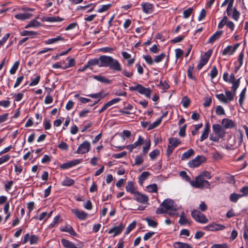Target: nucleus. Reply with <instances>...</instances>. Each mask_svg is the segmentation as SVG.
I'll return each instance as SVG.
<instances>
[{"mask_svg": "<svg viewBox=\"0 0 248 248\" xmlns=\"http://www.w3.org/2000/svg\"><path fill=\"white\" fill-rule=\"evenodd\" d=\"M212 129L214 134L223 137L224 135V131L222 126L219 124H214L212 126Z\"/></svg>", "mask_w": 248, "mask_h": 248, "instance_id": "13", "label": "nucleus"}, {"mask_svg": "<svg viewBox=\"0 0 248 248\" xmlns=\"http://www.w3.org/2000/svg\"><path fill=\"white\" fill-rule=\"evenodd\" d=\"M236 92H234L233 91L232 92L230 91H225V97L226 100V104L228 102L232 101L233 100L234 97L236 94Z\"/></svg>", "mask_w": 248, "mask_h": 248, "instance_id": "24", "label": "nucleus"}, {"mask_svg": "<svg viewBox=\"0 0 248 248\" xmlns=\"http://www.w3.org/2000/svg\"><path fill=\"white\" fill-rule=\"evenodd\" d=\"M131 135V132L128 130H124L122 134V138L124 140L125 138H129Z\"/></svg>", "mask_w": 248, "mask_h": 248, "instance_id": "64", "label": "nucleus"}, {"mask_svg": "<svg viewBox=\"0 0 248 248\" xmlns=\"http://www.w3.org/2000/svg\"><path fill=\"white\" fill-rule=\"evenodd\" d=\"M243 141V134L241 131L239 130L234 137V143L231 144V145L238 146L240 145Z\"/></svg>", "mask_w": 248, "mask_h": 248, "instance_id": "14", "label": "nucleus"}, {"mask_svg": "<svg viewBox=\"0 0 248 248\" xmlns=\"http://www.w3.org/2000/svg\"><path fill=\"white\" fill-rule=\"evenodd\" d=\"M194 151L192 149H189L186 152L183 153L181 159L182 160H185L189 158L194 154Z\"/></svg>", "mask_w": 248, "mask_h": 248, "instance_id": "34", "label": "nucleus"}, {"mask_svg": "<svg viewBox=\"0 0 248 248\" xmlns=\"http://www.w3.org/2000/svg\"><path fill=\"white\" fill-rule=\"evenodd\" d=\"M193 8L191 7L188 8L183 12V17L187 18L190 16L193 12Z\"/></svg>", "mask_w": 248, "mask_h": 248, "instance_id": "50", "label": "nucleus"}, {"mask_svg": "<svg viewBox=\"0 0 248 248\" xmlns=\"http://www.w3.org/2000/svg\"><path fill=\"white\" fill-rule=\"evenodd\" d=\"M165 53H162L160 54L155 56L154 62L156 63H158L161 62L165 58Z\"/></svg>", "mask_w": 248, "mask_h": 248, "instance_id": "48", "label": "nucleus"}, {"mask_svg": "<svg viewBox=\"0 0 248 248\" xmlns=\"http://www.w3.org/2000/svg\"><path fill=\"white\" fill-rule=\"evenodd\" d=\"M169 144L175 148L181 143V141L176 138H170L169 139Z\"/></svg>", "mask_w": 248, "mask_h": 248, "instance_id": "32", "label": "nucleus"}, {"mask_svg": "<svg viewBox=\"0 0 248 248\" xmlns=\"http://www.w3.org/2000/svg\"><path fill=\"white\" fill-rule=\"evenodd\" d=\"M143 142V139L140 136L138 137V140L135 141L133 144L128 145L125 147V148L128 150L130 152H132L133 150L138 146H140Z\"/></svg>", "mask_w": 248, "mask_h": 248, "instance_id": "15", "label": "nucleus"}, {"mask_svg": "<svg viewBox=\"0 0 248 248\" xmlns=\"http://www.w3.org/2000/svg\"><path fill=\"white\" fill-rule=\"evenodd\" d=\"M190 183L191 186L196 188H209L210 186L209 182L201 175L196 177L195 181H190Z\"/></svg>", "mask_w": 248, "mask_h": 248, "instance_id": "3", "label": "nucleus"}, {"mask_svg": "<svg viewBox=\"0 0 248 248\" xmlns=\"http://www.w3.org/2000/svg\"><path fill=\"white\" fill-rule=\"evenodd\" d=\"M223 33L222 31H218L214 33L209 39L208 41V43L212 44L216 40L218 39Z\"/></svg>", "mask_w": 248, "mask_h": 248, "instance_id": "21", "label": "nucleus"}, {"mask_svg": "<svg viewBox=\"0 0 248 248\" xmlns=\"http://www.w3.org/2000/svg\"><path fill=\"white\" fill-rule=\"evenodd\" d=\"M107 95V93H104L102 92H100L96 93H92L87 95V96L90 97L92 98L97 99L100 100L102 98H104Z\"/></svg>", "mask_w": 248, "mask_h": 248, "instance_id": "27", "label": "nucleus"}, {"mask_svg": "<svg viewBox=\"0 0 248 248\" xmlns=\"http://www.w3.org/2000/svg\"><path fill=\"white\" fill-rule=\"evenodd\" d=\"M146 190L148 192L150 193L156 192L157 190V185L156 184L150 185L146 187Z\"/></svg>", "mask_w": 248, "mask_h": 248, "instance_id": "38", "label": "nucleus"}, {"mask_svg": "<svg viewBox=\"0 0 248 248\" xmlns=\"http://www.w3.org/2000/svg\"><path fill=\"white\" fill-rule=\"evenodd\" d=\"M101 60H100V56L98 58H94L91 60H90L87 62L88 66L89 67V69H92V67L94 65H98L99 67H101L102 66H100Z\"/></svg>", "mask_w": 248, "mask_h": 248, "instance_id": "18", "label": "nucleus"}, {"mask_svg": "<svg viewBox=\"0 0 248 248\" xmlns=\"http://www.w3.org/2000/svg\"><path fill=\"white\" fill-rule=\"evenodd\" d=\"M142 11L146 14H151L153 11V6L149 2H144L141 4Z\"/></svg>", "mask_w": 248, "mask_h": 248, "instance_id": "17", "label": "nucleus"}, {"mask_svg": "<svg viewBox=\"0 0 248 248\" xmlns=\"http://www.w3.org/2000/svg\"><path fill=\"white\" fill-rule=\"evenodd\" d=\"M217 74H218V70L216 67V66H214L211 71H210V77L211 78V79H213L214 78H215L217 75Z\"/></svg>", "mask_w": 248, "mask_h": 248, "instance_id": "46", "label": "nucleus"}, {"mask_svg": "<svg viewBox=\"0 0 248 248\" xmlns=\"http://www.w3.org/2000/svg\"><path fill=\"white\" fill-rule=\"evenodd\" d=\"M71 212L77 218L81 220H85L88 217V214L83 211L79 210L77 208H74L71 210Z\"/></svg>", "mask_w": 248, "mask_h": 248, "instance_id": "11", "label": "nucleus"}, {"mask_svg": "<svg viewBox=\"0 0 248 248\" xmlns=\"http://www.w3.org/2000/svg\"><path fill=\"white\" fill-rule=\"evenodd\" d=\"M10 155H5L0 157V165L7 162L10 158Z\"/></svg>", "mask_w": 248, "mask_h": 248, "instance_id": "60", "label": "nucleus"}, {"mask_svg": "<svg viewBox=\"0 0 248 248\" xmlns=\"http://www.w3.org/2000/svg\"><path fill=\"white\" fill-rule=\"evenodd\" d=\"M43 125L46 130H49L51 128V124L49 120L45 119L43 121Z\"/></svg>", "mask_w": 248, "mask_h": 248, "instance_id": "59", "label": "nucleus"}, {"mask_svg": "<svg viewBox=\"0 0 248 248\" xmlns=\"http://www.w3.org/2000/svg\"><path fill=\"white\" fill-rule=\"evenodd\" d=\"M242 197V195L233 193L230 195V199L232 202H236L237 201Z\"/></svg>", "mask_w": 248, "mask_h": 248, "instance_id": "43", "label": "nucleus"}, {"mask_svg": "<svg viewBox=\"0 0 248 248\" xmlns=\"http://www.w3.org/2000/svg\"><path fill=\"white\" fill-rule=\"evenodd\" d=\"M210 131V126L208 123H207L203 129L202 134L201 136L200 140L203 141L208 138L209 132Z\"/></svg>", "mask_w": 248, "mask_h": 248, "instance_id": "22", "label": "nucleus"}, {"mask_svg": "<svg viewBox=\"0 0 248 248\" xmlns=\"http://www.w3.org/2000/svg\"><path fill=\"white\" fill-rule=\"evenodd\" d=\"M19 65V62L18 61H16L10 70V73L11 75H14L16 73V70H17L18 66Z\"/></svg>", "mask_w": 248, "mask_h": 248, "instance_id": "40", "label": "nucleus"}, {"mask_svg": "<svg viewBox=\"0 0 248 248\" xmlns=\"http://www.w3.org/2000/svg\"><path fill=\"white\" fill-rule=\"evenodd\" d=\"M136 223L135 221L131 222L127 227L125 232V234H128L136 227Z\"/></svg>", "mask_w": 248, "mask_h": 248, "instance_id": "47", "label": "nucleus"}, {"mask_svg": "<svg viewBox=\"0 0 248 248\" xmlns=\"http://www.w3.org/2000/svg\"><path fill=\"white\" fill-rule=\"evenodd\" d=\"M155 234V232H146L144 236L143 240L144 241H147L152 237V236Z\"/></svg>", "mask_w": 248, "mask_h": 248, "instance_id": "63", "label": "nucleus"}, {"mask_svg": "<svg viewBox=\"0 0 248 248\" xmlns=\"http://www.w3.org/2000/svg\"><path fill=\"white\" fill-rule=\"evenodd\" d=\"M234 0H229V4L226 9V12L228 16H230L232 9V6Z\"/></svg>", "mask_w": 248, "mask_h": 248, "instance_id": "45", "label": "nucleus"}, {"mask_svg": "<svg viewBox=\"0 0 248 248\" xmlns=\"http://www.w3.org/2000/svg\"><path fill=\"white\" fill-rule=\"evenodd\" d=\"M93 78L96 80L98 81H99L101 83H105V84H110L111 83V80L108 79L105 76H102L100 75H95L93 76Z\"/></svg>", "mask_w": 248, "mask_h": 248, "instance_id": "25", "label": "nucleus"}, {"mask_svg": "<svg viewBox=\"0 0 248 248\" xmlns=\"http://www.w3.org/2000/svg\"><path fill=\"white\" fill-rule=\"evenodd\" d=\"M61 231L64 232H67L70 233L71 235H76V233L75 232V231L73 229V228L71 227L70 225H66L63 227H62L60 229Z\"/></svg>", "mask_w": 248, "mask_h": 248, "instance_id": "28", "label": "nucleus"}, {"mask_svg": "<svg viewBox=\"0 0 248 248\" xmlns=\"http://www.w3.org/2000/svg\"><path fill=\"white\" fill-rule=\"evenodd\" d=\"M129 89L131 91H137L139 93L144 95L147 98H149L151 96V90L149 88L144 87L139 84L129 87Z\"/></svg>", "mask_w": 248, "mask_h": 248, "instance_id": "4", "label": "nucleus"}, {"mask_svg": "<svg viewBox=\"0 0 248 248\" xmlns=\"http://www.w3.org/2000/svg\"><path fill=\"white\" fill-rule=\"evenodd\" d=\"M39 237L38 236L34 234L30 235V245H37L38 243Z\"/></svg>", "mask_w": 248, "mask_h": 248, "instance_id": "35", "label": "nucleus"}, {"mask_svg": "<svg viewBox=\"0 0 248 248\" xmlns=\"http://www.w3.org/2000/svg\"><path fill=\"white\" fill-rule=\"evenodd\" d=\"M241 77L238 78L237 79L234 80V82L232 83V89L234 92H236V90L239 87L240 83V79Z\"/></svg>", "mask_w": 248, "mask_h": 248, "instance_id": "41", "label": "nucleus"}, {"mask_svg": "<svg viewBox=\"0 0 248 248\" xmlns=\"http://www.w3.org/2000/svg\"><path fill=\"white\" fill-rule=\"evenodd\" d=\"M221 124L225 129L232 128L234 127V122L228 118H224L222 120Z\"/></svg>", "mask_w": 248, "mask_h": 248, "instance_id": "16", "label": "nucleus"}, {"mask_svg": "<svg viewBox=\"0 0 248 248\" xmlns=\"http://www.w3.org/2000/svg\"><path fill=\"white\" fill-rule=\"evenodd\" d=\"M90 148V143L88 141L85 140L79 145L76 153L79 154H86L89 151Z\"/></svg>", "mask_w": 248, "mask_h": 248, "instance_id": "7", "label": "nucleus"}, {"mask_svg": "<svg viewBox=\"0 0 248 248\" xmlns=\"http://www.w3.org/2000/svg\"><path fill=\"white\" fill-rule=\"evenodd\" d=\"M142 57L148 64H153L154 62V60L152 59V57L150 55H143Z\"/></svg>", "mask_w": 248, "mask_h": 248, "instance_id": "56", "label": "nucleus"}, {"mask_svg": "<svg viewBox=\"0 0 248 248\" xmlns=\"http://www.w3.org/2000/svg\"><path fill=\"white\" fill-rule=\"evenodd\" d=\"M145 220L147 222L148 225L150 227L155 228L157 226V222L152 219L146 218H145Z\"/></svg>", "mask_w": 248, "mask_h": 248, "instance_id": "42", "label": "nucleus"}, {"mask_svg": "<svg viewBox=\"0 0 248 248\" xmlns=\"http://www.w3.org/2000/svg\"><path fill=\"white\" fill-rule=\"evenodd\" d=\"M150 175V173L148 171L143 172L139 177V182L142 184V182L145 181Z\"/></svg>", "mask_w": 248, "mask_h": 248, "instance_id": "37", "label": "nucleus"}, {"mask_svg": "<svg viewBox=\"0 0 248 248\" xmlns=\"http://www.w3.org/2000/svg\"><path fill=\"white\" fill-rule=\"evenodd\" d=\"M162 121V117H160L154 123H153L152 124H151L150 123L149 127H148V130L153 129L158 127L159 125V124H160Z\"/></svg>", "mask_w": 248, "mask_h": 248, "instance_id": "33", "label": "nucleus"}, {"mask_svg": "<svg viewBox=\"0 0 248 248\" xmlns=\"http://www.w3.org/2000/svg\"><path fill=\"white\" fill-rule=\"evenodd\" d=\"M173 247L174 248H192L190 245L181 242H174L173 243Z\"/></svg>", "mask_w": 248, "mask_h": 248, "instance_id": "30", "label": "nucleus"}, {"mask_svg": "<svg viewBox=\"0 0 248 248\" xmlns=\"http://www.w3.org/2000/svg\"><path fill=\"white\" fill-rule=\"evenodd\" d=\"M111 6V4H108L101 5L99 8L98 9L97 12L98 13H103L107 11Z\"/></svg>", "mask_w": 248, "mask_h": 248, "instance_id": "44", "label": "nucleus"}, {"mask_svg": "<svg viewBox=\"0 0 248 248\" xmlns=\"http://www.w3.org/2000/svg\"><path fill=\"white\" fill-rule=\"evenodd\" d=\"M63 20L59 16H44L42 17V20L49 22H61Z\"/></svg>", "mask_w": 248, "mask_h": 248, "instance_id": "20", "label": "nucleus"}, {"mask_svg": "<svg viewBox=\"0 0 248 248\" xmlns=\"http://www.w3.org/2000/svg\"><path fill=\"white\" fill-rule=\"evenodd\" d=\"M64 39L61 36H57L55 38H50L46 40L44 42L46 45L57 43L60 41H63Z\"/></svg>", "mask_w": 248, "mask_h": 248, "instance_id": "26", "label": "nucleus"}, {"mask_svg": "<svg viewBox=\"0 0 248 248\" xmlns=\"http://www.w3.org/2000/svg\"><path fill=\"white\" fill-rule=\"evenodd\" d=\"M83 161L82 159H76L71 160L69 162L62 164L60 168L63 170H66L79 164Z\"/></svg>", "mask_w": 248, "mask_h": 248, "instance_id": "9", "label": "nucleus"}, {"mask_svg": "<svg viewBox=\"0 0 248 248\" xmlns=\"http://www.w3.org/2000/svg\"><path fill=\"white\" fill-rule=\"evenodd\" d=\"M74 183V180L69 178H66L62 182V185L64 186H70Z\"/></svg>", "mask_w": 248, "mask_h": 248, "instance_id": "52", "label": "nucleus"}, {"mask_svg": "<svg viewBox=\"0 0 248 248\" xmlns=\"http://www.w3.org/2000/svg\"><path fill=\"white\" fill-rule=\"evenodd\" d=\"M100 66L108 67L109 69L115 71L122 70V66L120 62L117 59H114L111 56L107 55L100 56Z\"/></svg>", "mask_w": 248, "mask_h": 248, "instance_id": "1", "label": "nucleus"}, {"mask_svg": "<svg viewBox=\"0 0 248 248\" xmlns=\"http://www.w3.org/2000/svg\"><path fill=\"white\" fill-rule=\"evenodd\" d=\"M125 189L127 192H130L133 195L138 191L137 188L134 186V183L131 181L127 182Z\"/></svg>", "mask_w": 248, "mask_h": 248, "instance_id": "19", "label": "nucleus"}, {"mask_svg": "<svg viewBox=\"0 0 248 248\" xmlns=\"http://www.w3.org/2000/svg\"><path fill=\"white\" fill-rule=\"evenodd\" d=\"M227 20V17L226 16H224L218 23V28L222 29L225 25H226Z\"/></svg>", "mask_w": 248, "mask_h": 248, "instance_id": "55", "label": "nucleus"}, {"mask_svg": "<svg viewBox=\"0 0 248 248\" xmlns=\"http://www.w3.org/2000/svg\"><path fill=\"white\" fill-rule=\"evenodd\" d=\"M206 160L205 157L203 155H198L194 159L189 161L188 165L190 168H195L199 166Z\"/></svg>", "mask_w": 248, "mask_h": 248, "instance_id": "6", "label": "nucleus"}, {"mask_svg": "<svg viewBox=\"0 0 248 248\" xmlns=\"http://www.w3.org/2000/svg\"><path fill=\"white\" fill-rule=\"evenodd\" d=\"M180 208V206L176 204L172 200L166 199L159 205L156 213L157 214H163L170 210H178Z\"/></svg>", "mask_w": 248, "mask_h": 248, "instance_id": "2", "label": "nucleus"}, {"mask_svg": "<svg viewBox=\"0 0 248 248\" xmlns=\"http://www.w3.org/2000/svg\"><path fill=\"white\" fill-rule=\"evenodd\" d=\"M190 103L189 99L187 96H184L182 98L181 103L185 108H187Z\"/></svg>", "mask_w": 248, "mask_h": 248, "instance_id": "39", "label": "nucleus"}, {"mask_svg": "<svg viewBox=\"0 0 248 248\" xmlns=\"http://www.w3.org/2000/svg\"><path fill=\"white\" fill-rule=\"evenodd\" d=\"M216 113L217 115H223L225 114L224 109L221 106H217V107Z\"/></svg>", "mask_w": 248, "mask_h": 248, "instance_id": "51", "label": "nucleus"}, {"mask_svg": "<svg viewBox=\"0 0 248 248\" xmlns=\"http://www.w3.org/2000/svg\"><path fill=\"white\" fill-rule=\"evenodd\" d=\"M235 52V48H233V46H228L225 47L222 52V55H232Z\"/></svg>", "mask_w": 248, "mask_h": 248, "instance_id": "29", "label": "nucleus"}, {"mask_svg": "<svg viewBox=\"0 0 248 248\" xmlns=\"http://www.w3.org/2000/svg\"><path fill=\"white\" fill-rule=\"evenodd\" d=\"M240 14L235 8L232 9V17L233 19L237 21L239 17Z\"/></svg>", "mask_w": 248, "mask_h": 248, "instance_id": "53", "label": "nucleus"}, {"mask_svg": "<svg viewBox=\"0 0 248 248\" xmlns=\"http://www.w3.org/2000/svg\"><path fill=\"white\" fill-rule=\"evenodd\" d=\"M24 79V76H21L17 78L16 82L14 85V88H17L21 83Z\"/></svg>", "mask_w": 248, "mask_h": 248, "instance_id": "57", "label": "nucleus"}, {"mask_svg": "<svg viewBox=\"0 0 248 248\" xmlns=\"http://www.w3.org/2000/svg\"><path fill=\"white\" fill-rule=\"evenodd\" d=\"M121 100V99L120 98H118V97L115 98H114V99L108 101L106 103V105H107V106L108 108L113 105H114V104H116L119 103Z\"/></svg>", "mask_w": 248, "mask_h": 248, "instance_id": "49", "label": "nucleus"}, {"mask_svg": "<svg viewBox=\"0 0 248 248\" xmlns=\"http://www.w3.org/2000/svg\"><path fill=\"white\" fill-rule=\"evenodd\" d=\"M134 199L138 202L145 203L149 200L148 197L145 194L140 193L138 191L134 195Z\"/></svg>", "mask_w": 248, "mask_h": 248, "instance_id": "10", "label": "nucleus"}, {"mask_svg": "<svg viewBox=\"0 0 248 248\" xmlns=\"http://www.w3.org/2000/svg\"><path fill=\"white\" fill-rule=\"evenodd\" d=\"M47 219V213L46 212H42L38 216V220L40 221L44 220L45 222Z\"/></svg>", "mask_w": 248, "mask_h": 248, "instance_id": "61", "label": "nucleus"}, {"mask_svg": "<svg viewBox=\"0 0 248 248\" xmlns=\"http://www.w3.org/2000/svg\"><path fill=\"white\" fill-rule=\"evenodd\" d=\"M212 52L213 51L211 49H209L204 54L200 60V63L197 66L198 69H201L204 65L207 63L212 54Z\"/></svg>", "mask_w": 248, "mask_h": 248, "instance_id": "8", "label": "nucleus"}, {"mask_svg": "<svg viewBox=\"0 0 248 248\" xmlns=\"http://www.w3.org/2000/svg\"><path fill=\"white\" fill-rule=\"evenodd\" d=\"M31 15L29 13H19L15 16L16 18L20 20H25L26 19H29Z\"/></svg>", "mask_w": 248, "mask_h": 248, "instance_id": "31", "label": "nucleus"}, {"mask_svg": "<svg viewBox=\"0 0 248 248\" xmlns=\"http://www.w3.org/2000/svg\"><path fill=\"white\" fill-rule=\"evenodd\" d=\"M216 97L221 103L226 104V100L225 99V94L220 93L216 95Z\"/></svg>", "mask_w": 248, "mask_h": 248, "instance_id": "58", "label": "nucleus"}, {"mask_svg": "<svg viewBox=\"0 0 248 248\" xmlns=\"http://www.w3.org/2000/svg\"><path fill=\"white\" fill-rule=\"evenodd\" d=\"M61 243L64 248H78L73 242L64 238L61 239Z\"/></svg>", "mask_w": 248, "mask_h": 248, "instance_id": "23", "label": "nucleus"}, {"mask_svg": "<svg viewBox=\"0 0 248 248\" xmlns=\"http://www.w3.org/2000/svg\"><path fill=\"white\" fill-rule=\"evenodd\" d=\"M41 25V23L38 21L34 19L31 20L28 24L25 26V28L27 29L30 27L36 28Z\"/></svg>", "mask_w": 248, "mask_h": 248, "instance_id": "36", "label": "nucleus"}, {"mask_svg": "<svg viewBox=\"0 0 248 248\" xmlns=\"http://www.w3.org/2000/svg\"><path fill=\"white\" fill-rule=\"evenodd\" d=\"M124 228V226L122 223H120L118 226H114V227L110 229L108 233L109 234H113V237L116 236V235L119 234L122 232L123 229Z\"/></svg>", "mask_w": 248, "mask_h": 248, "instance_id": "12", "label": "nucleus"}, {"mask_svg": "<svg viewBox=\"0 0 248 248\" xmlns=\"http://www.w3.org/2000/svg\"><path fill=\"white\" fill-rule=\"evenodd\" d=\"M40 76H38L35 78L32 79L29 85L30 86H34L37 85L40 81Z\"/></svg>", "mask_w": 248, "mask_h": 248, "instance_id": "62", "label": "nucleus"}, {"mask_svg": "<svg viewBox=\"0 0 248 248\" xmlns=\"http://www.w3.org/2000/svg\"><path fill=\"white\" fill-rule=\"evenodd\" d=\"M143 161V156L141 155H138L136 156L135 159V165H140Z\"/></svg>", "mask_w": 248, "mask_h": 248, "instance_id": "54", "label": "nucleus"}, {"mask_svg": "<svg viewBox=\"0 0 248 248\" xmlns=\"http://www.w3.org/2000/svg\"><path fill=\"white\" fill-rule=\"evenodd\" d=\"M191 215L193 219L199 223L204 224L208 222L205 216L198 210H193Z\"/></svg>", "mask_w": 248, "mask_h": 248, "instance_id": "5", "label": "nucleus"}]
</instances>
